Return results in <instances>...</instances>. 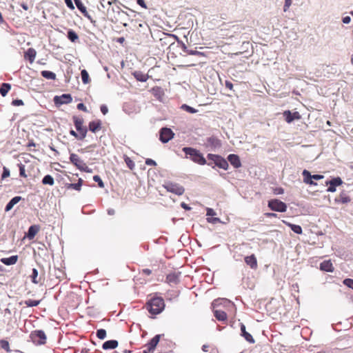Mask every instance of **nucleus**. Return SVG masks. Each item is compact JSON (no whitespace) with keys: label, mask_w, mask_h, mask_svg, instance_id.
<instances>
[{"label":"nucleus","mask_w":353,"mask_h":353,"mask_svg":"<svg viewBox=\"0 0 353 353\" xmlns=\"http://www.w3.org/2000/svg\"><path fill=\"white\" fill-rule=\"evenodd\" d=\"M182 150L185 153V157L190 158L193 162L202 165L207 163L205 159L199 150L190 147H184Z\"/></svg>","instance_id":"1"},{"label":"nucleus","mask_w":353,"mask_h":353,"mask_svg":"<svg viewBox=\"0 0 353 353\" xmlns=\"http://www.w3.org/2000/svg\"><path fill=\"white\" fill-rule=\"evenodd\" d=\"M164 301L161 297L151 299L147 303V309L152 314H159L164 309Z\"/></svg>","instance_id":"2"},{"label":"nucleus","mask_w":353,"mask_h":353,"mask_svg":"<svg viewBox=\"0 0 353 353\" xmlns=\"http://www.w3.org/2000/svg\"><path fill=\"white\" fill-rule=\"evenodd\" d=\"M70 161L79 170L85 172H92V169L88 168L85 163H84V161L77 154L71 153L70 155Z\"/></svg>","instance_id":"3"},{"label":"nucleus","mask_w":353,"mask_h":353,"mask_svg":"<svg viewBox=\"0 0 353 353\" xmlns=\"http://www.w3.org/2000/svg\"><path fill=\"white\" fill-rule=\"evenodd\" d=\"M31 341L37 345H44L46 343V335L43 330H34L30 334Z\"/></svg>","instance_id":"4"},{"label":"nucleus","mask_w":353,"mask_h":353,"mask_svg":"<svg viewBox=\"0 0 353 353\" xmlns=\"http://www.w3.org/2000/svg\"><path fill=\"white\" fill-rule=\"evenodd\" d=\"M163 187L165 189H166V190L168 192L174 193L179 196L182 195L185 192V189L182 185H181L178 183H172V182H170V181L165 182L163 185Z\"/></svg>","instance_id":"5"},{"label":"nucleus","mask_w":353,"mask_h":353,"mask_svg":"<svg viewBox=\"0 0 353 353\" xmlns=\"http://www.w3.org/2000/svg\"><path fill=\"white\" fill-rule=\"evenodd\" d=\"M268 207L272 210L279 212H284L287 210V205L279 199L270 200L268 201Z\"/></svg>","instance_id":"6"},{"label":"nucleus","mask_w":353,"mask_h":353,"mask_svg":"<svg viewBox=\"0 0 353 353\" xmlns=\"http://www.w3.org/2000/svg\"><path fill=\"white\" fill-rule=\"evenodd\" d=\"M174 135V134L170 128H163L160 130L159 139L162 143H165L170 141Z\"/></svg>","instance_id":"7"},{"label":"nucleus","mask_w":353,"mask_h":353,"mask_svg":"<svg viewBox=\"0 0 353 353\" xmlns=\"http://www.w3.org/2000/svg\"><path fill=\"white\" fill-rule=\"evenodd\" d=\"M72 101V98L70 94H63L61 96H55L54 97V102L57 106L70 103Z\"/></svg>","instance_id":"8"},{"label":"nucleus","mask_w":353,"mask_h":353,"mask_svg":"<svg viewBox=\"0 0 353 353\" xmlns=\"http://www.w3.org/2000/svg\"><path fill=\"white\" fill-rule=\"evenodd\" d=\"M342 183H343V181L339 176L334 177L330 181H327L325 182V185H329V187L327 189V192H336V187L341 185Z\"/></svg>","instance_id":"9"},{"label":"nucleus","mask_w":353,"mask_h":353,"mask_svg":"<svg viewBox=\"0 0 353 353\" xmlns=\"http://www.w3.org/2000/svg\"><path fill=\"white\" fill-rule=\"evenodd\" d=\"M206 148H210L211 150H215L216 148L221 146V141L216 137L212 136L206 139L205 143Z\"/></svg>","instance_id":"10"},{"label":"nucleus","mask_w":353,"mask_h":353,"mask_svg":"<svg viewBox=\"0 0 353 353\" xmlns=\"http://www.w3.org/2000/svg\"><path fill=\"white\" fill-rule=\"evenodd\" d=\"M283 117H285L286 122L288 123L292 122L295 119L298 120L301 118V116L298 112L292 113L290 110L284 111Z\"/></svg>","instance_id":"11"},{"label":"nucleus","mask_w":353,"mask_h":353,"mask_svg":"<svg viewBox=\"0 0 353 353\" xmlns=\"http://www.w3.org/2000/svg\"><path fill=\"white\" fill-rule=\"evenodd\" d=\"M160 338L161 335L157 334L145 345L148 349V352H153L155 350V347L159 342Z\"/></svg>","instance_id":"12"},{"label":"nucleus","mask_w":353,"mask_h":353,"mask_svg":"<svg viewBox=\"0 0 353 353\" xmlns=\"http://www.w3.org/2000/svg\"><path fill=\"white\" fill-rule=\"evenodd\" d=\"M228 161L235 168H239L241 166V163L239 157L234 154H229L228 157Z\"/></svg>","instance_id":"13"},{"label":"nucleus","mask_w":353,"mask_h":353,"mask_svg":"<svg viewBox=\"0 0 353 353\" xmlns=\"http://www.w3.org/2000/svg\"><path fill=\"white\" fill-rule=\"evenodd\" d=\"M245 263L249 265L252 269L257 268V260L254 254H251L245 257Z\"/></svg>","instance_id":"14"},{"label":"nucleus","mask_w":353,"mask_h":353,"mask_svg":"<svg viewBox=\"0 0 353 353\" xmlns=\"http://www.w3.org/2000/svg\"><path fill=\"white\" fill-rule=\"evenodd\" d=\"M77 8L83 14V16L89 19H91L90 15L87 12L85 6L83 4L81 0H74Z\"/></svg>","instance_id":"15"},{"label":"nucleus","mask_w":353,"mask_h":353,"mask_svg":"<svg viewBox=\"0 0 353 353\" xmlns=\"http://www.w3.org/2000/svg\"><path fill=\"white\" fill-rule=\"evenodd\" d=\"M320 269L327 272H332L334 267L330 260L324 261L320 264Z\"/></svg>","instance_id":"16"},{"label":"nucleus","mask_w":353,"mask_h":353,"mask_svg":"<svg viewBox=\"0 0 353 353\" xmlns=\"http://www.w3.org/2000/svg\"><path fill=\"white\" fill-rule=\"evenodd\" d=\"M303 176V182L306 184L316 185L317 183L312 181L311 173L307 170H304L302 172Z\"/></svg>","instance_id":"17"},{"label":"nucleus","mask_w":353,"mask_h":353,"mask_svg":"<svg viewBox=\"0 0 353 353\" xmlns=\"http://www.w3.org/2000/svg\"><path fill=\"white\" fill-rule=\"evenodd\" d=\"M241 336H243L248 342L250 343H254V339H253L252 336L250 333L246 332L245 326L243 323L241 324Z\"/></svg>","instance_id":"18"},{"label":"nucleus","mask_w":353,"mask_h":353,"mask_svg":"<svg viewBox=\"0 0 353 353\" xmlns=\"http://www.w3.org/2000/svg\"><path fill=\"white\" fill-rule=\"evenodd\" d=\"M40 227L37 225H32L28 228L27 236L29 239L34 238L35 235L39 231Z\"/></svg>","instance_id":"19"},{"label":"nucleus","mask_w":353,"mask_h":353,"mask_svg":"<svg viewBox=\"0 0 353 353\" xmlns=\"http://www.w3.org/2000/svg\"><path fill=\"white\" fill-rule=\"evenodd\" d=\"M18 256L13 255L8 258H1V262L6 265H12L15 264L17 262Z\"/></svg>","instance_id":"20"},{"label":"nucleus","mask_w":353,"mask_h":353,"mask_svg":"<svg viewBox=\"0 0 353 353\" xmlns=\"http://www.w3.org/2000/svg\"><path fill=\"white\" fill-rule=\"evenodd\" d=\"M118 346L117 340H109L103 343L102 347L103 350H112Z\"/></svg>","instance_id":"21"},{"label":"nucleus","mask_w":353,"mask_h":353,"mask_svg":"<svg viewBox=\"0 0 353 353\" xmlns=\"http://www.w3.org/2000/svg\"><path fill=\"white\" fill-rule=\"evenodd\" d=\"M101 128V121L100 120L92 121L89 123V130L92 132H96Z\"/></svg>","instance_id":"22"},{"label":"nucleus","mask_w":353,"mask_h":353,"mask_svg":"<svg viewBox=\"0 0 353 353\" xmlns=\"http://www.w3.org/2000/svg\"><path fill=\"white\" fill-rule=\"evenodd\" d=\"M21 199V196H17L13 197L6 205L5 211L8 212L12 209L14 205H16Z\"/></svg>","instance_id":"23"},{"label":"nucleus","mask_w":353,"mask_h":353,"mask_svg":"<svg viewBox=\"0 0 353 353\" xmlns=\"http://www.w3.org/2000/svg\"><path fill=\"white\" fill-rule=\"evenodd\" d=\"M36 50L34 48H28L25 53V58L28 59L30 63H33L36 57Z\"/></svg>","instance_id":"24"},{"label":"nucleus","mask_w":353,"mask_h":353,"mask_svg":"<svg viewBox=\"0 0 353 353\" xmlns=\"http://www.w3.org/2000/svg\"><path fill=\"white\" fill-rule=\"evenodd\" d=\"M283 223L288 225L296 234H301L303 232L302 228L299 225L292 224L285 221H283Z\"/></svg>","instance_id":"25"},{"label":"nucleus","mask_w":353,"mask_h":353,"mask_svg":"<svg viewBox=\"0 0 353 353\" xmlns=\"http://www.w3.org/2000/svg\"><path fill=\"white\" fill-rule=\"evenodd\" d=\"M133 75L134 78L141 82H145L148 79V75L146 74H144L143 72L141 71H135L133 73Z\"/></svg>","instance_id":"26"},{"label":"nucleus","mask_w":353,"mask_h":353,"mask_svg":"<svg viewBox=\"0 0 353 353\" xmlns=\"http://www.w3.org/2000/svg\"><path fill=\"white\" fill-rule=\"evenodd\" d=\"M214 315L216 319L220 321H224L227 319V314L221 310H214Z\"/></svg>","instance_id":"27"},{"label":"nucleus","mask_w":353,"mask_h":353,"mask_svg":"<svg viewBox=\"0 0 353 353\" xmlns=\"http://www.w3.org/2000/svg\"><path fill=\"white\" fill-rule=\"evenodd\" d=\"M336 202H338V203H347L349 202H350L351 199L350 198V196H348L345 193V192H341L339 198H336L335 199Z\"/></svg>","instance_id":"28"},{"label":"nucleus","mask_w":353,"mask_h":353,"mask_svg":"<svg viewBox=\"0 0 353 353\" xmlns=\"http://www.w3.org/2000/svg\"><path fill=\"white\" fill-rule=\"evenodd\" d=\"M213 306L225 305H232L233 303L227 299H216L212 303Z\"/></svg>","instance_id":"29"},{"label":"nucleus","mask_w":353,"mask_h":353,"mask_svg":"<svg viewBox=\"0 0 353 353\" xmlns=\"http://www.w3.org/2000/svg\"><path fill=\"white\" fill-rule=\"evenodd\" d=\"M216 166H218L220 168H222L225 170H227L228 169V161H226L225 159H223L222 157H219L218 159L217 163L215 165Z\"/></svg>","instance_id":"30"},{"label":"nucleus","mask_w":353,"mask_h":353,"mask_svg":"<svg viewBox=\"0 0 353 353\" xmlns=\"http://www.w3.org/2000/svg\"><path fill=\"white\" fill-rule=\"evenodd\" d=\"M72 119L77 130H79L85 128L83 125V120L82 119L79 118L78 117L76 116H74Z\"/></svg>","instance_id":"31"},{"label":"nucleus","mask_w":353,"mask_h":353,"mask_svg":"<svg viewBox=\"0 0 353 353\" xmlns=\"http://www.w3.org/2000/svg\"><path fill=\"white\" fill-rule=\"evenodd\" d=\"M41 74L43 77L47 79L54 80L56 79V74L49 70H43Z\"/></svg>","instance_id":"32"},{"label":"nucleus","mask_w":353,"mask_h":353,"mask_svg":"<svg viewBox=\"0 0 353 353\" xmlns=\"http://www.w3.org/2000/svg\"><path fill=\"white\" fill-rule=\"evenodd\" d=\"M10 88H11L10 84H9L8 83H2V85H1V88H0V94L3 97H5L8 94V92H9Z\"/></svg>","instance_id":"33"},{"label":"nucleus","mask_w":353,"mask_h":353,"mask_svg":"<svg viewBox=\"0 0 353 353\" xmlns=\"http://www.w3.org/2000/svg\"><path fill=\"white\" fill-rule=\"evenodd\" d=\"M67 37L72 42H76L79 39L78 34L71 29L68 31Z\"/></svg>","instance_id":"34"},{"label":"nucleus","mask_w":353,"mask_h":353,"mask_svg":"<svg viewBox=\"0 0 353 353\" xmlns=\"http://www.w3.org/2000/svg\"><path fill=\"white\" fill-rule=\"evenodd\" d=\"M42 183L43 185H53L54 183V178L51 175L47 174L43 178Z\"/></svg>","instance_id":"35"},{"label":"nucleus","mask_w":353,"mask_h":353,"mask_svg":"<svg viewBox=\"0 0 353 353\" xmlns=\"http://www.w3.org/2000/svg\"><path fill=\"white\" fill-rule=\"evenodd\" d=\"M167 281L169 283H176L179 281V274L176 273L169 274L167 276Z\"/></svg>","instance_id":"36"},{"label":"nucleus","mask_w":353,"mask_h":353,"mask_svg":"<svg viewBox=\"0 0 353 353\" xmlns=\"http://www.w3.org/2000/svg\"><path fill=\"white\" fill-rule=\"evenodd\" d=\"M81 76L82 81L84 84H88L90 82V78L88 72L86 70H82L81 72Z\"/></svg>","instance_id":"37"},{"label":"nucleus","mask_w":353,"mask_h":353,"mask_svg":"<svg viewBox=\"0 0 353 353\" xmlns=\"http://www.w3.org/2000/svg\"><path fill=\"white\" fill-rule=\"evenodd\" d=\"M0 346L3 350H6L7 352H11V350L10 349L9 342L8 341L4 339L1 340Z\"/></svg>","instance_id":"38"},{"label":"nucleus","mask_w":353,"mask_h":353,"mask_svg":"<svg viewBox=\"0 0 353 353\" xmlns=\"http://www.w3.org/2000/svg\"><path fill=\"white\" fill-rule=\"evenodd\" d=\"M37 276H38V270L36 268H33L32 272L31 278H32V282L34 284H37L39 283V281L37 279Z\"/></svg>","instance_id":"39"},{"label":"nucleus","mask_w":353,"mask_h":353,"mask_svg":"<svg viewBox=\"0 0 353 353\" xmlns=\"http://www.w3.org/2000/svg\"><path fill=\"white\" fill-rule=\"evenodd\" d=\"M40 303V301L28 299L25 301V304L28 307H36Z\"/></svg>","instance_id":"40"},{"label":"nucleus","mask_w":353,"mask_h":353,"mask_svg":"<svg viewBox=\"0 0 353 353\" xmlns=\"http://www.w3.org/2000/svg\"><path fill=\"white\" fill-rule=\"evenodd\" d=\"M181 108L182 110H183L189 113L194 114V113L197 112V110H196L194 108L189 106L186 104H183Z\"/></svg>","instance_id":"41"},{"label":"nucleus","mask_w":353,"mask_h":353,"mask_svg":"<svg viewBox=\"0 0 353 353\" xmlns=\"http://www.w3.org/2000/svg\"><path fill=\"white\" fill-rule=\"evenodd\" d=\"M79 132L78 133V139L79 140H83L85 137H86V134H87V132H88V130L85 128H82L79 130H77Z\"/></svg>","instance_id":"42"},{"label":"nucleus","mask_w":353,"mask_h":353,"mask_svg":"<svg viewBox=\"0 0 353 353\" xmlns=\"http://www.w3.org/2000/svg\"><path fill=\"white\" fill-rule=\"evenodd\" d=\"M82 184V179H79L78 183L69 184V188L79 191Z\"/></svg>","instance_id":"43"},{"label":"nucleus","mask_w":353,"mask_h":353,"mask_svg":"<svg viewBox=\"0 0 353 353\" xmlns=\"http://www.w3.org/2000/svg\"><path fill=\"white\" fill-rule=\"evenodd\" d=\"M97 336L99 339H104L106 337V331L104 329H99L97 331Z\"/></svg>","instance_id":"44"},{"label":"nucleus","mask_w":353,"mask_h":353,"mask_svg":"<svg viewBox=\"0 0 353 353\" xmlns=\"http://www.w3.org/2000/svg\"><path fill=\"white\" fill-rule=\"evenodd\" d=\"M219 157V155L213 154H208L207 156L208 160L213 161L215 163V165L217 163Z\"/></svg>","instance_id":"45"},{"label":"nucleus","mask_w":353,"mask_h":353,"mask_svg":"<svg viewBox=\"0 0 353 353\" xmlns=\"http://www.w3.org/2000/svg\"><path fill=\"white\" fill-rule=\"evenodd\" d=\"M19 175L24 178L27 177V175L26 174L25 165L22 163H19Z\"/></svg>","instance_id":"46"},{"label":"nucleus","mask_w":353,"mask_h":353,"mask_svg":"<svg viewBox=\"0 0 353 353\" xmlns=\"http://www.w3.org/2000/svg\"><path fill=\"white\" fill-rule=\"evenodd\" d=\"M93 180L98 183V185L100 188H103L104 187V183H103V181L101 180V177L99 175H94L93 176Z\"/></svg>","instance_id":"47"},{"label":"nucleus","mask_w":353,"mask_h":353,"mask_svg":"<svg viewBox=\"0 0 353 353\" xmlns=\"http://www.w3.org/2000/svg\"><path fill=\"white\" fill-rule=\"evenodd\" d=\"M343 283L348 288L353 290V279H345L343 281Z\"/></svg>","instance_id":"48"},{"label":"nucleus","mask_w":353,"mask_h":353,"mask_svg":"<svg viewBox=\"0 0 353 353\" xmlns=\"http://www.w3.org/2000/svg\"><path fill=\"white\" fill-rule=\"evenodd\" d=\"M125 161L130 169L132 170L134 168V163L129 157H126Z\"/></svg>","instance_id":"49"},{"label":"nucleus","mask_w":353,"mask_h":353,"mask_svg":"<svg viewBox=\"0 0 353 353\" xmlns=\"http://www.w3.org/2000/svg\"><path fill=\"white\" fill-rule=\"evenodd\" d=\"M10 176V170L6 167H3V173L1 175V179H4Z\"/></svg>","instance_id":"50"},{"label":"nucleus","mask_w":353,"mask_h":353,"mask_svg":"<svg viewBox=\"0 0 353 353\" xmlns=\"http://www.w3.org/2000/svg\"><path fill=\"white\" fill-rule=\"evenodd\" d=\"M188 54H190V55L204 56V53L203 52H199V51H197V50H190L188 51Z\"/></svg>","instance_id":"51"},{"label":"nucleus","mask_w":353,"mask_h":353,"mask_svg":"<svg viewBox=\"0 0 353 353\" xmlns=\"http://www.w3.org/2000/svg\"><path fill=\"white\" fill-rule=\"evenodd\" d=\"M12 105L14 106L23 105V101L21 99H15L12 101Z\"/></svg>","instance_id":"52"},{"label":"nucleus","mask_w":353,"mask_h":353,"mask_svg":"<svg viewBox=\"0 0 353 353\" xmlns=\"http://www.w3.org/2000/svg\"><path fill=\"white\" fill-rule=\"evenodd\" d=\"M292 0H285V5L283 7V11L286 12L289 7L291 6Z\"/></svg>","instance_id":"53"},{"label":"nucleus","mask_w":353,"mask_h":353,"mask_svg":"<svg viewBox=\"0 0 353 353\" xmlns=\"http://www.w3.org/2000/svg\"><path fill=\"white\" fill-rule=\"evenodd\" d=\"M145 164L147 165H150V166H154L157 165V163L155 161H154L153 159H147L145 160Z\"/></svg>","instance_id":"54"},{"label":"nucleus","mask_w":353,"mask_h":353,"mask_svg":"<svg viewBox=\"0 0 353 353\" xmlns=\"http://www.w3.org/2000/svg\"><path fill=\"white\" fill-rule=\"evenodd\" d=\"M77 109L85 112H88L86 106L83 103H80L77 105Z\"/></svg>","instance_id":"55"},{"label":"nucleus","mask_w":353,"mask_h":353,"mask_svg":"<svg viewBox=\"0 0 353 353\" xmlns=\"http://www.w3.org/2000/svg\"><path fill=\"white\" fill-rule=\"evenodd\" d=\"M65 3L66 4V6L71 10H74V6L73 5V3L72 1V0H65Z\"/></svg>","instance_id":"56"},{"label":"nucleus","mask_w":353,"mask_h":353,"mask_svg":"<svg viewBox=\"0 0 353 353\" xmlns=\"http://www.w3.org/2000/svg\"><path fill=\"white\" fill-rule=\"evenodd\" d=\"M101 112L103 114H106L108 112V108L105 105H101L100 107Z\"/></svg>","instance_id":"57"},{"label":"nucleus","mask_w":353,"mask_h":353,"mask_svg":"<svg viewBox=\"0 0 353 353\" xmlns=\"http://www.w3.org/2000/svg\"><path fill=\"white\" fill-rule=\"evenodd\" d=\"M207 220H208V222L212 223H218V222L221 221L220 219L219 218H216V217H214V218H208Z\"/></svg>","instance_id":"58"},{"label":"nucleus","mask_w":353,"mask_h":353,"mask_svg":"<svg viewBox=\"0 0 353 353\" xmlns=\"http://www.w3.org/2000/svg\"><path fill=\"white\" fill-rule=\"evenodd\" d=\"M215 214H216V213H215V212L214 211V210H213V209H212V208H207V213H206V215H207L208 216H214V215H215Z\"/></svg>","instance_id":"59"},{"label":"nucleus","mask_w":353,"mask_h":353,"mask_svg":"<svg viewBox=\"0 0 353 353\" xmlns=\"http://www.w3.org/2000/svg\"><path fill=\"white\" fill-rule=\"evenodd\" d=\"M342 21L343 23L345 24H348L350 23L351 21V17L350 16H346V17H343L342 19Z\"/></svg>","instance_id":"60"},{"label":"nucleus","mask_w":353,"mask_h":353,"mask_svg":"<svg viewBox=\"0 0 353 353\" xmlns=\"http://www.w3.org/2000/svg\"><path fill=\"white\" fill-rule=\"evenodd\" d=\"M283 192H284V190L282 188H276L274 191V193L276 194H283Z\"/></svg>","instance_id":"61"},{"label":"nucleus","mask_w":353,"mask_h":353,"mask_svg":"<svg viewBox=\"0 0 353 353\" xmlns=\"http://www.w3.org/2000/svg\"><path fill=\"white\" fill-rule=\"evenodd\" d=\"M312 179H314V180H320V179H323L324 176L321 175V174H313V175H312Z\"/></svg>","instance_id":"62"},{"label":"nucleus","mask_w":353,"mask_h":353,"mask_svg":"<svg viewBox=\"0 0 353 353\" xmlns=\"http://www.w3.org/2000/svg\"><path fill=\"white\" fill-rule=\"evenodd\" d=\"M225 85L227 88H228L230 90H232V88H233V84L232 83V82H230L229 81H225Z\"/></svg>","instance_id":"63"},{"label":"nucleus","mask_w":353,"mask_h":353,"mask_svg":"<svg viewBox=\"0 0 353 353\" xmlns=\"http://www.w3.org/2000/svg\"><path fill=\"white\" fill-rule=\"evenodd\" d=\"M181 206L182 208H183L184 210H190L191 209V208L186 203H185L184 202H182L181 203Z\"/></svg>","instance_id":"64"}]
</instances>
